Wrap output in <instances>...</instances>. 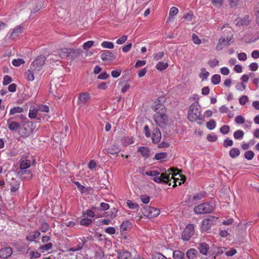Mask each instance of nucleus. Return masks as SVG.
Returning a JSON list of instances; mask_svg holds the SVG:
<instances>
[{"instance_id":"nucleus-40","label":"nucleus","mask_w":259,"mask_h":259,"mask_svg":"<svg viewBox=\"0 0 259 259\" xmlns=\"http://www.w3.org/2000/svg\"><path fill=\"white\" fill-rule=\"evenodd\" d=\"M216 126V122L214 120L211 119L206 123V127L210 130H213Z\"/></svg>"},{"instance_id":"nucleus-64","label":"nucleus","mask_w":259,"mask_h":259,"mask_svg":"<svg viewBox=\"0 0 259 259\" xmlns=\"http://www.w3.org/2000/svg\"><path fill=\"white\" fill-rule=\"evenodd\" d=\"M254 13L256 17V22L259 25V5H257L255 6L254 9Z\"/></svg>"},{"instance_id":"nucleus-39","label":"nucleus","mask_w":259,"mask_h":259,"mask_svg":"<svg viewBox=\"0 0 259 259\" xmlns=\"http://www.w3.org/2000/svg\"><path fill=\"white\" fill-rule=\"evenodd\" d=\"M152 259H167V258L163 255L162 253L159 252H154L152 254Z\"/></svg>"},{"instance_id":"nucleus-4","label":"nucleus","mask_w":259,"mask_h":259,"mask_svg":"<svg viewBox=\"0 0 259 259\" xmlns=\"http://www.w3.org/2000/svg\"><path fill=\"white\" fill-rule=\"evenodd\" d=\"M153 119L156 124L161 128H165L168 124V116L165 112L155 113Z\"/></svg>"},{"instance_id":"nucleus-28","label":"nucleus","mask_w":259,"mask_h":259,"mask_svg":"<svg viewBox=\"0 0 259 259\" xmlns=\"http://www.w3.org/2000/svg\"><path fill=\"white\" fill-rule=\"evenodd\" d=\"M71 59H73L75 58H76L79 55L81 54L82 53V51L81 49H71Z\"/></svg>"},{"instance_id":"nucleus-21","label":"nucleus","mask_w":259,"mask_h":259,"mask_svg":"<svg viewBox=\"0 0 259 259\" xmlns=\"http://www.w3.org/2000/svg\"><path fill=\"white\" fill-rule=\"evenodd\" d=\"M198 248L201 253L206 255L209 248L208 245L206 243L201 242L199 243Z\"/></svg>"},{"instance_id":"nucleus-15","label":"nucleus","mask_w":259,"mask_h":259,"mask_svg":"<svg viewBox=\"0 0 259 259\" xmlns=\"http://www.w3.org/2000/svg\"><path fill=\"white\" fill-rule=\"evenodd\" d=\"M12 118H9L7 120L8 128L10 131H17L20 128V124L16 121H12Z\"/></svg>"},{"instance_id":"nucleus-59","label":"nucleus","mask_w":259,"mask_h":259,"mask_svg":"<svg viewBox=\"0 0 259 259\" xmlns=\"http://www.w3.org/2000/svg\"><path fill=\"white\" fill-rule=\"evenodd\" d=\"M74 184L76 185V186L77 187V188L79 189V190L80 191L81 193H83L85 189V187L81 185L79 182L75 181L73 182Z\"/></svg>"},{"instance_id":"nucleus-24","label":"nucleus","mask_w":259,"mask_h":259,"mask_svg":"<svg viewBox=\"0 0 259 259\" xmlns=\"http://www.w3.org/2000/svg\"><path fill=\"white\" fill-rule=\"evenodd\" d=\"M198 253L197 250L194 248L189 249L186 252V255L189 259H195Z\"/></svg>"},{"instance_id":"nucleus-56","label":"nucleus","mask_w":259,"mask_h":259,"mask_svg":"<svg viewBox=\"0 0 259 259\" xmlns=\"http://www.w3.org/2000/svg\"><path fill=\"white\" fill-rule=\"evenodd\" d=\"M164 52H158L156 54H155L154 55H153V59L155 60H161L162 59V58L164 56Z\"/></svg>"},{"instance_id":"nucleus-16","label":"nucleus","mask_w":259,"mask_h":259,"mask_svg":"<svg viewBox=\"0 0 259 259\" xmlns=\"http://www.w3.org/2000/svg\"><path fill=\"white\" fill-rule=\"evenodd\" d=\"M161 138V134L158 128L155 129L152 134V140L154 143H158Z\"/></svg>"},{"instance_id":"nucleus-53","label":"nucleus","mask_w":259,"mask_h":259,"mask_svg":"<svg viewBox=\"0 0 259 259\" xmlns=\"http://www.w3.org/2000/svg\"><path fill=\"white\" fill-rule=\"evenodd\" d=\"M104 255V253L102 250H98L95 253V259H102Z\"/></svg>"},{"instance_id":"nucleus-36","label":"nucleus","mask_w":259,"mask_h":259,"mask_svg":"<svg viewBox=\"0 0 259 259\" xmlns=\"http://www.w3.org/2000/svg\"><path fill=\"white\" fill-rule=\"evenodd\" d=\"M27 253L29 254V256L30 258H38L40 257L41 254L40 253L37 252V251H27Z\"/></svg>"},{"instance_id":"nucleus-45","label":"nucleus","mask_w":259,"mask_h":259,"mask_svg":"<svg viewBox=\"0 0 259 259\" xmlns=\"http://www.w3.org/2000/svg\"><path fill=\"white\" fill-rule=\"evenodd\" d=\"M131 225V223L128 221L123 222L121 225L120 229L123 231H126Z\"/></svg>"},{"instance_id":"nucleus-30","label":"nucleus","mask_w":259,"mask_h":259,"mask_svg":"<svg viewBox=\"0 0 259 259\" xmlns=\"http://www.w3.org/2000/svg\"><path fill=\"white\" fill-rule=\"evenodd\" d=\"M244 133L243 131L238 130L234 132L233 136L236 140H241L243 139Z\"/></svg>"},{"instance_id":"nucleus-26","label":"nucleus","mask_w":259,"mask_h":259,"mask_svg":"<svg viewBox=\"0 0 259 259\" xmlns=\"http://www.w3.org/2000/svg\"><path fill=\"white\" fill-rule=\"evenodd\" d=\"M107 153L110 154L114 155L118 153L120 151L119 148L115 145H113L111 147L108 148L107 150Z\"/></svg>"},{"instance_id":"nucleus-3","label":"nucleus","mask_w":259,"mask_h":259,"mask_svg":"<svg viewBox=\"0 0 259 259\" xmlns=\"http://www.w3.org/2000/svg\"><path fill=\"white\" fill-rule=\"evenodd\" d=\"M214 206L212 202H204L199 204L194 208V212L197 215L211 213L214 209Z\"/></svg>"},{"instance_id":"nucleus-55","label":"nucleus","mask_w":259,"mask_h":259,"mask_svg":"<svg viewBox=\"0 0 259 259\" xmlns=\"http://www.w3.org/2000/svg\"><path fill=\"white\" fill-rule=\"evenodd\" d=\"M127 36L125 35L122 36L116 40V44L118 45H122L124 44L127 40Z\"/></svg>"},{"instance_id":"nucleus-10","label":"nucleus","mask_w":259,"mask_h":259,"mask_svg":"<svg viewBox=\"0 0 259 259\" xmlns=\"http://www.w3.org/2000/svg\"><path fill=\"white\" fill-rule=\"evenodd\" d=\"M233 38V34H231L227 36H222L219 39L216 46V49L220 51L226 46L230 45V42Z\"/></svg>"},{"instance_id":"nucleus-62","label":"nucleus","mask_w":259,"mask_h":259,"mask_svg":"<svg viewBox=\"0 0 259 259\" xmlns=\"http://www.w3.org/2000/svg\"><path fill=\"white\" fill-rule=\"evenodd\" d=\"M121 73V70H114L111 71V75L114 78L118 77Z\"/></svg>"},{"instance_id":"nucleus-2","label":"nucleus","mask_w":259,"mask_h":259,"mask_svg":"<svg viewBox=\"0 0 259 259\" xmlns=\"http://www.w3.org/2000/svg\"><path fill=\"white\" fill-rule=\"evenodd\" d=\"M188 118L191 122L202 119L201 114V109L198 103H193L190 106L188 112Z\"/></svg>"},{"instance_id":"nucleus-52","label":"nucleus","mask_w":259,"mask_h":259,"mask_svg":"<svg viewBox=\"0 0 259 259\" xmlns=\"http://www.w3.org/2000/svg\"><path fill=\"white\" fill-rule=\"evenodd\" d=\"M248 101V98L245 95L241 96L239 100V103L241 105H244Z\"/></svg>"},{"instance_id":"nucleus-19","label":"nucleus","mask_w":259,"mask_h":259,"mask_svg":"<svg viewBox=\"0 0 259 259\" xmlns=\"http://www.w3.org/2000/svg\"><path fill=\"white\" fill-rule=\"evenodd\" d=\"M132 254L126 250L118 251V259H132Z\"/></svg>"},{"instance_id":"nucleus-60","label":"nucleus","mask_w":259,"mask_h":259,"mask_svg":"<svg viewBox=\"0 0 259 259\" xmlns=\"http://www.w3.org/2000/svg\"><path fill=\"white\" fill-rule=\"evenodd\" d=\"M208 64L210 67L213 68L218 65L219 61L217 59L211 60L208 61Z\"/></svg>"},{"instance_id":"nucleus-43","label":"nucleus","mask_w":259,"mask_h":259,"mask_svg":"<svg viewBox=\"0 0 259 259\" xmlns=\"http://www.w3.org/2000/svg\"><path fill=\"white\" fill-rule=\"evenodd\" d=\"M93 221L91 219L84 218L82 219L80 222V224L84 226H88L92 223Z\"/></svg>"},{"instance_id":"nucleus-25","label":"nucleus","mask_w":259,"mask_h":259,"mask_svg":"<svg viewBox=\"0 0 259 259\" xmlns=\"http://www.w3.org/2000/svg\"><path fill=\"white\" fill-rule=\"evenodd\" d=\"M22 32V27L18 26L15 27L12 31L11 36L14 38L15 37L18 36Z\"/></svg>"},{"instance_id":"nucleus-34","label":"nucleus","mask_w":259,"mask_h":259,"mask_svg":"<svg viewBox=\"0 0 259 259\" xmlns=\"http://www.w3.org/2000/svg\"><path fill=\"white\" fill-rule=\"evenodd\" d=\"M24 111V109L20 107H15L12 108L10 111V115H14L16 113H22Z\"/></svg>"},{"instance_id":"nucleus-22","label":"nucleus","mask_w":259,"mask_h":259,"mask_svg":"<svg viewBox=\"0 0 259 259\" xmlns=\"http://www.w3.org/2000/svg\"><path fill=\"white\" fill-rule=\"evenodd\" d=\"M38 72L31 69V67L25 73V77L29 81H33L34 79V74Z\"/></svg>"},{"instance_id":"nucleus-42","label":"nucleus","mask_w":259,"mask_h":259,"mask_svg":"<svg viewBox=\"0 0 259 259\" xmlns=\"http://www.w3.org/2000/svg\"><path fill=\"white\" fill-rule=\"evenodd\" d=\"M244 157L247 160H251L254 156V153L253 151L249 150L244 153Z\"/></svg>"},{"instance_id":"nucleus-61","label":"nucleus","mask_w":259,"mask_h":259,"mask_svg":"<svg viewBox=\"0 0 259 259\" xmlns=\"http://www.w3.org/2000/svg\"><path fill=\"white\" fill-rule=\"evenodd\" d=\"M233 144V142L232 140L226 139L224 141V146L225 147L232 146Z\"/></svg>"},{"instance_id":"nucleus-48","label":"nucleus","mask_w":259,"mask_h":259,"mask_svg":"<svg viewBox=\"0 0 259 259\" xmlns=\"http://www.w3.org/2000/svg\"><path fill=\"white\" fill-rule=\"evenodd\" d=\"M94 41L92 40H89L84 42L82 46L84 50H87L91 48L94 45Z\"/></svg>"},{"instance_id":"nucleus-51","label":"nucleus","mask_w":259,"mask_h":259,"mask_svg":"<svg viewBox=\"0 0 259 259\" xmlns=\"http://www.w3.org/2000/svg\"><path fill=\"white\" fill-rule=\"evenodd\" d=\"M12 81V78L11 76L9 75H5L3 78V83L4 85H6L11 83Z\"/></svg>"},{"instance_id":"nucleus-11","label":"nucleus","mask_w":259,"mask_h":259,"mask_svg":"<svg viewBox=\"0 0 259 259\" xmlns=\"http://www.w3.org/2000/svg\"><path fill=\"white\" fill-rule=\"evenodd\" d=\"M91 95L88 92H83L79 94L77 101V105L82 107L88 103L91 100Z\"/></svg>"},{"instance_id":"nucleus-23","label":"nucleus","mask_w":259,"mask_h":259,"mask_svg":"<svg viewBox=\"0 0 259 259\" xmlns=\"http://www.w3.org/2000/svg\"><path fill=\"white\" fill-rule=\"evenodd\" d=\"M138 151L145 158H148L150 155V150L148 147H140V148H139Z\"/></svg>"},{"instance_id":"nucleus-1","label":"nucleus","mask_w":259,"mask_h":259,"mask_svg":"<svg viewBox=\"0 0 259 259\" xmlns=\"http://www.w3.org/2000/svg\"><path fill=\"white\" fill-rule=\"evenodd\" d=\"M171 170V169L170 168L168 169L167 171H166L165 172L160 173L158 170H150L146 171L145 174H143L144 175H146L147 176H151L154 177L153 181L157 183H162L168 184V185H171V181L174 180L172 181V183H174L172 185L173 187H175L177 186L176 179L174 178V176H177V174L174 173L171 174L170 171Z\"/></svg>"},{"instance_id":"nucleus-44","label":"nucleus","mask_w":259,"mask_h":259,"mask_svg":"<svg viewBox=\"0 0 259 259\" xmlns=\"http://www.w3.org/2000/svg\"><path fill=\"white\" fill-rule=\"evenodd\" d=\"M201 71L202 72L199 75V77L202 78V80H206L209 75V72L205 68H202Z\"/></svg>"},{"instance_id":"nucleus-9","label":"nucleus","mask_w":259,"mask_h":259,"mask_svg":"<svg viewBox=\"0 0 259 259\" xmlns=\"http://www.w3.org/2000/svg\"><path fill=\"white\" fill-rule=\"evenodd\" d=\"M142 212L145 216L149 218L156 217L160 213V210L158 209L149 206L143 208Z\"/></svg>"},{"instance_id":"nucleus-63","label":"nucleus","mask_w":259,"mask_h":259,"mask_svg":"<svg viewBox=\"0 0 259 259\" xmlns=\"http://www.w3.org/2000/svg\"><path fill=\"white\" fill-rule=\"evenodd\" d=\"M178 9L175 7H172L171 8V9H170V11H169V16H173L175 15H176L178 13Z\"/></svg>"},{"instance_id":"nucleus-8","label":"nucleus","mask_w":259,"mask_h":259,"mask_svg":"<svg viewBox=\"0 0 259 259\" xmlns=\"http://www.w3.org/2000/svg\"><path fill=\"white\" fill-rule=\"evenodd\" d=\"M218 218L214 216L208 215L202 222V229L206 231L213 226L218 220Z\"/></svg>"},{"instance_id":"nucleus-47","label":"nucleus","mask_w":259,"mask_h":259,"mask_svg":"<svg viewBox=\"0 0 259 259\" xmlns=\"http://www.w3.org/2000/svg\"><path fill=\"white\" fill-rule=\"evenodd\" d=\"M24 63L25 61L21 59H14L12 61V64L16 67H18Z\"/></svg>"},{"instance_id":"nucleus-12","label":"nucleus","mask_w":259,"mask_h":259,"mask_svg":"<svg viewBox=\"0 0 259 259\" xmlns=\"http://www.w3.org/2000/svg\"><path fill=\"white\" fill-rule=\"evenodd\" d=\"M7 181L11 186V192L14 194L19 189V182L13 178L11 180L7 179Z\"/></svg>"},{"instance_id":"nucleus-33","label":"nucleus","mask_w":259,"mask_h":259,"mask_svg":"<svg viewBox=\"0 0 259 259\" xmlns=\"http://www.w3.org/2000/svg\"><path fill=\"white\" fill-rule=\"evenodd\" d=\"M174 259H184V253L180 250H175L173 252Z\"/></svg>"},{"instance_id":"nucleus-46","label":"nucleus","mask_w":259,"mask_h":259,"mask_svg":"<svg viewBox=\"0 0 259 259\" xmlns=\"http://www.w3.org/2000/svg\"><path fill=\"white\" fill-rule=\"evenodd\" d=\"M167 155V153L165 152L158 153L155 155L154 158L156 160H160L165 158Z\"/></svg>"},{"instance_id":"nucleus-58","label":"nucleus","mask_w":259,"mask_h":259,"mask_svg":"<svg viewBox=\"0 0 259 259\" xmlns=\"http://www.w3.org/2000/svg\"><path fill=\"white\" fill-rule=\"evenodd\" d=\"M38 110L43 112H48L49 107L47 105H41L38 107Z\"/></svg>"},{"instance_id":"nucleus-50","label":"nucleus","mask_w":259,"mask_h":259,"mask_svg":"<svg viewBox=\"0 0 259 259\" xmlns=\"http://www.w3.org/2000/svg\"><path fill=\"white\" fill-rule=\"evenodd\" d=\"M37 111L35 108H30L29 112V117L31 118H35L36 117Z\"/></svg>"},{"instance_id":"nucleus-18","label":"nucleus","mask_w":259,"mask_h":259,"mask_svg":"<svg viewBox=\"0 0 259 259\" xmlns=\"http://www.w3.org/2000/svg\"><path fill=\"white\" fill-rule=\"evenodd\" d=\"M152 108L156 112L155 113L165 112L166 111L163 104H158L156 102H155V104L152 105Z\"/></svg>"},{"instance_id":"nucleus-32","label":"nucleus","mask_w":259,"mask_h":259,"mask_svg":"<svg viewBox=\"0 0 259 259\" xmlns=\"http://www.w3.org/2000/svg\"><path fill=\"white\" fill-rule=\"evenodd\" d=\"M52 246L53 244L52 243H48L47 244L40 246L39 248V250L42 252H45L50 250L52 248Z\"/></svg>"},{"instance_id":"nucleus-35","label":"nucleus","mask_w":259,"mask_h":259,"mask_svg":"<svg viewBox=\"0 0 259 259\" xmlns=\"http://www.w3.org/2000/svg\"><path fill=\"white\" fill-rule=\"evenodd\" d=\"M50 227L49 225L47 223L43 222L41 224L40 226L39 227V230L41 232L45 233L50 230Z\"/></svg>"},{"instance_id":"nucleus-29","label":"nucleus","mask_w":259,"mask_h":259,"mask_svg":"<svg viewBox=\"0 0 259 259\" xmlns=\"http://www.w3.org/2000/svg\"><path fill=\"white\" fill-rule=\"evenodd\" d=\"M168 66V64L166 62H159L156 65V68L160 71H162L167 68Z\"/></svg>"},{"instance_id":"nucleus-38","label":"nucleus","mask_w":259,"mask_h":259,"mask_svg":"<svg viewBox=\"0 0 259 259\" xmlns=\"http://www.w3.org/2000/svg\"><path fill=\"white\" fill-rule=\"evenodd\" d=\"M126 203L130 209H135L139 208V205L131 200H127Z\"/></svg>"},{"instance_id":"nucleus-49","label":"nucleus","mask_w":259,"mask_h":259,"mask_svg":"<svg viewBox=\"0 0 259 259\" xmlns=\"http://www.w3.org/2000/svg\"><path fill=\"white\" fill-rule=\"evenodd\" d=\"M220 131L223 135L227 134L230 131V126L228 125H224L221 127Z\"/></svg>"},{"instance_id":"nucleus-17","label":"nucleus","mask_w":259,"mask_h":259,"mask_svg":"<svg viewBox=\"0 0 259 259\" xmlns=\"http://www.w3.org/2000/svg\"><path fill=\"white\" fill-rule=\"evenodd\" d=\"M71 50L70 48H63L59 50V54L62 58L71 59Z\"/></svg>"},{"instance_id":"nucleus-41","label":"nucleus","mask_w":259,"mask_h":259,"mask_svg":"<svg viewBox=\"0 0 259 259\" xmlns=\"http://www.w3.org/2000/svg\"><path fill=\"white\" fill-rule=\"evenodd\" d=\"M221 81V76L219 74H214L212 76L211 82L213 84H218Z\"/></svg>"},{"instance_id":"nucleus-13","label":"nucleus","mask_w":259,"mask_h":259,"mask_svg":"<svg viewBox=\"0 0 259 259\" xmlns=\"http://www.w3.org/2000/svg\"><path fill=\"white\" fill-rule=\"evenodd\" d=\"M13 250L11 247H7L0 249V257L6 259L12 254Z\"/></svg>"},{"instance_id":"nucleus-20","label":"nucleus","mask_w":259,"mask_h":259,"mask_svg":"<svg viewBox=\"0 0 259 259\" xmlns=\"http://www.w3.org/2000/svg\"><path fill=\"white\" fill-rule=\"evenodd\" d=\"M40 235V232L38 231H34L31 232H30L26 237V239L27 241L32 242L34 241L35 239L37 238Z\"/></svg>"},{"instance_id":"nucleus-5","label":"nucleus","mask_w":259,"mask_h":259,"mask_svg":"<svg viewBox=\"0 0 259 259\" xmlns=\"http://www.w3.org/2000/svg\"><path fill=\"white\" fill-rule=\"evenodd\" d=\"M35 128L33 123L31 121H27L23 125L19 131V134L22 137H28L33 132Z\"/></svg>"},{"instance_id":"nucleus-57","label":"nucleus","mask_w":259,"mask_h":259,"mask_svg":"<svg viewBox=\"0 0 259 259\" xmlns=\"http://www.w3.org/2000/svg\"><path fill=\"white\" fill-rule=\"evenodd\" d=\"M245 85L243 82H238L236 84L235 86L236 89L240 91H242L244 90L245 89Z\"/></svg>"},{"instance_id":"nucleus-7","label":"nucleus","mask_w":259,"mask_h":259,"mask_svg":"<svg viewBox=\"0 0 259 259\" xmlns=\"http://www.w3.org/2000/svg\"><path fill=\"white\" fill-rule=\"evenodd\" d=\"M45 56H39L36 57L31 64V69L34 71L38 72L44 65L46 61Z\"/></svg>"},{"instance_id":"nucleus-31","label":"nucleus","mask_w":259,"mask_h":259,"mask_svg":"<svg viewBox=\"0 0 259 259\" xmlns=\"http://www.w3.org/2000/svg\"><path fill=\"white\" fill-rule=\"evenodd\" d=\"M240 152L237 148H232L229 152V155L231 158H235L240 155Z\"/></svg>"},{"instance_id":"nucleus-27","label":"nucleus","mask_w":259,"mask_h":259,"mask_svg":"<svg viewBox=\"0 0 259 259\" xmlns=\"http://www.w3.org/2000/svg\"><path fill=\"white\" fill-rule=\"evenodd\" d=\"M31 162L30 160L27 159H24L21 160L20 167L21 169L25 170L28 168H29L30 166Z\"/></svg>"},{"instance_id":"nucleus-14","label":"nucleus","mask_w":259,"mask_h":259,"mask_svg":"<svg viewBox=\"0 0 259 259\" xmlns=\"http://www.w3.org/2000/svg\"><path fill=\"white\" fill-rule=\"evenodd\" d=\"M100 57L104 61L113 60L115 57L114 54L110 51H105L104 53L101 54Z\"/></svg>"},{"instance_id":"nucleus-6","label":"nucleus","mask_w":259,"mask_h":259,"mask_svg":"<svg viewBox=\"0 0 259 259\" xmlns=\"http://www.w3.org/2000/svg\"><path fill=\"white\" fill-rule=\"evenodd\" d=\"M195 227L193 224H188L186 226L184 230H183L181 238L184 241H189L191 237L194 235L195 233Z\"/></svg>"},{"instance_id":"nucleus-54","label":"nucleus","mask_w":259,"mask_h":259,"mask_svg":"<svg viewBox=\"0 0 259 259\" xmlns=\"http://www.w3.org/2000/svg\"><path fill=\"white\" fill-rule=\"evenodd\" d=\"M235 121L237 124H242L245 121L244 118L241 115H238L235 118Z\"/></svg>"},{"instance_id":"nucleus-37","label":"nucleus","mask_w":259,"mask_h":259,"mask_svg":"<svg viewBox=\"0 0 259 259\" xmlns=\"http://www.w3.org/2000/svg\"><path fill=\"white\" fill-rule=\"evenodd\" d=\"M101 45L104 48L112 49L114 48L113 43L110 41H104L101 43Z\"/></svg>"}]
</instances>
